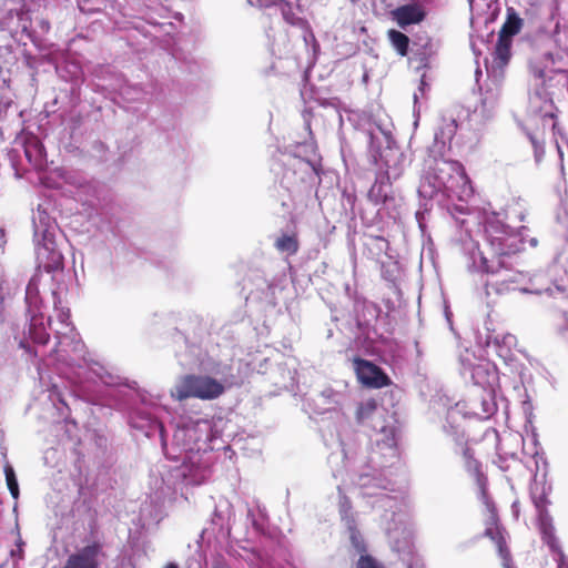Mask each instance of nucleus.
<instances>
[{"label": "nucleus", "instance_id": "1", "mask_svg": "<svg viewBox=\"0 0 568 568\" xmlns=\"http://www.w3.org/2000/svg\"><path fill=\"white\" fill-rule=\"evenodd\" d=\"M150 428L159 430L165 456L182 460L180 465L169 467L163 476L162 480L168 489L175 490L180 484L200 485L207 479L212 463L211 443L214 439L213 426L209 419H181L174 429L170 447L161 423L150 419Z\"/></svg>", "mask_w": 568, "mask_h": 568}, {"label": "nucleus", "instance_id": "2", "mask_svg": "<svg viewBox=\"0 0 568 568\" xmlns=\"http://www.w3.org/2000/svg\"><path fill=\"white\" fill-rule=\"evenodd\" d=\"M347 120L364 133L376 166L375 181L368 191L369 201L386 210H395L402 205L403 199L394 190L393 182L403 175L410 160L394 141L390 123L372 122L358 112L347 113Z\"/></svg>", "mask_w": 568, "mask_h": 568}, {"label": "nucleus", "instance_id": "3", "mask_svg": "<svg viewBox=\"0 0 568 568\" xmlns=\"http://www.w3.org/2000/svg\"><path fill=\"white\" fill-rule=\"evenodd\" d=\"M342 453H333L328 457V464L331 465L333 476L335 478L341 477L342 484L337 486L339 500L338 508L342 521L348 525L349 520H355L354 514L352 513V504L344 494L343 487L351 484L356 485L361 489V494L364 498L375 497L376 499L372 503L373 508L383 509L385 520H396V517H402L397 514V509L400 505L398 496H390L386 491L394 490L393 483L390 479L385 477V468L381 466V469L369 467L365 465L364 458L358 457L351 447H346L344 440L339 439ZM402 520L399 519V523Z\"/></svg>", "mask_w": 568, "mask_h": 568}, {"label": "nucleus", "instance_id": "4", "mask_svg": "<svg viewBox=\"0 0 568 568\" xmlns=\"http://www.w3.org/2000/svg\"><path fill=\"white\" fill-rule=\"evenodd\" d=\"M463 252L469 271L480 272L488 275L485 283L487 295H490L491 292H495L496 294H504L508 291L515 290L536 294L542 293L541 288L530 290L521 287L520 285L525 282L526 275L520 271L514 270L506 258L488 260L479 250L478 243L473 239L464 241ZM544 292L554 298H564L568 296L567 287L561 285L549 286L545 288Z\"/></svg>", "mask_w": 568, "mask_h": 568}, {"label": "nucleus", "instance_id": "5", "mask_svg": "<svg viewBox=\"0 0 568 568\" xmlns=\"http://www.w3.org/2000/svg\"><path fill=\"white\" fill-rule=\"evenodd\" d=\"M52 297L57 316L55 327L52 326L50 316L47 317V324L54 331L58 339V344L54 349L57 359L69 366L85 368L92 379L95 378L104 385H116L119 383V376L113 374L101 362L87 354L84 344L81 342L78 334L74 332V327L69 322V310L59 306L60 301L57 300L55 291H52Z\"/></svg>", "mask_w": 568, "mask_h": 568}, {"label": "nucleus", "instance_id": "6", "mask_svg": "<svg viewBox=\"0 0 568 568\" xmlns=\"http://www.w3.org/2000/svg\"><path fill=\"white\" fill-rule=\"evenodd\" d=\"M445 154L428 152L424 161L418 194L424 199L443 196L466 202L474 193L463 165Z\"/></svg>", "mask_w": 568, "mask_h": 568}, {"label": "nucleus", "instance_id": "7", "mask_svg": "<svg viewBox=\"0 0 568 568\" xmlns=\"http://www.w3.org/2000/svg\"><path fill=\"white\" fill-rule=\"evenodd\" d=\"M43 277L44 276L40 271L36 272L26 287L27 313L30 317L28 334L23 331L22 336H14L19 347L24 349L30 356H38V352L32 351V343L37 345H45L49 339L44 316L45 307L40 294V286L43 282Z\"/></svg>", "mask_w": 568, "mask_h": 568}, {"label": "nucleus", "instance_id": "8", "mask_svg": "<svg viewBox=\"0 0 568 568\" xmlns=\"http://www.w3.org/2000/svg\"><path fill=\"white\" fill-rule=\"evenodd\" d=\"M33 241L38 268L45 273L59 272L63 267V255L57 247L58 225L48 212L39 205L33 213Z\"/></svg>", "mask_w": 568, "mask_h": 568}, {"label": "nucleus", "instance_id": "9", "mask_svg": "<svg viewBox=\"0 0 568 568\" xmlns=\"http://www.w3.org/2000/svg\"><path fill=\"white\" fill-rule=\"evenodd\" d=\"M486 241L494 253L495 260L510 258L525 247V233L528 230L521 226L514 230L504 224L496 216L488 217L484 226Z\"/></svg>", "mask_w": 568, "mask_h": 568}, {"label": "nucleus", "instance_id": "10", "mask_svg": "<svg viewBox=\"0 0 568 568\" xmlns=\"http://www.w3.org/2000/svg\"><path fill=\"white\" fill-rule=\"evenodd\" d=\"M222 394L223 388L216 378L194 374L183 376L171 390V396L180 402L191 397L211 400L220 397Z\"/></svg>", "mask_w": 568, "mask_h": 568}, {"label": "nucleus", "instance_id": "11", "mask_svg": "<svg viewBox=\"0 0 568 568\" xmlns=\"http://www.w3.org/2000/svg\"><path fill=\"white\" fill-rule=\"evenodd\" d=\"M459 372L465 381H470L478 389H495L498 376L496 367L488 361L476 357L469 351L459 355Z\"/></svg>", "mask_w": 568, "mask_h": 568}, {"label": "nucleus", "instance_id": "12", "mask_svg": "<svg viewBox=\"0 0 568 568\" xmlns=\"http://www.w3.org/2000/svg\"><path fill=\"white\" fill-rule=\"evenodd\" d=\"M384 409L373 399L361 403L357 407L356 418L361 424H367L383 435V446L392 456L396 455L394 429L383 423Z\"/></svg>", "mask_w": 568, "mask_h": 568}, {"label": "nucleus", "instance_id": "13", "mask_svg": "<svg viewBox=\"0 0 568 568\" xmlns=\"http://www.w3.org/2000/svg\"><path fill=\"white\" fill-rule=\"evenodd\" d=\"M247 3L252 7H257L261 9L267 8H276L281 12L284 21L293 27H297L303 31V39L306 44L308 42H313L314 47H316L315 36L313 34L310 24L306 20L301 17H297L294 11L292 4L286 0H247Z\"/></svg>", "mask_w": 568, "mask_h": 568}, {"label": "nucleus", "instance_id": "14", "mask_svg": "<svg viewBox=\"0 0 568 568\" xmlns=\"http://www.w3.org/2000/svg\"><path fill=\"white\" fill-rule=\"evenodd\" d=\"M243 364L240 361L231 359L230 362H213L205 366V371L210 373L222 386L223 393L234 386H241L244 382L242 373Z\"/></svg>", "mask_w": 568, "mask_h": 568}, {"label": "nucleus", "instance_id": "15", "mask_svg": "<svg viewBox=\"0 0 568 568\" xmlns=\"http://www.w3.org/2000/svg\"><path fill=\"white\" fill-rule=\"evenodd\" d=\"M458 129V120L453 111H445L440 114L435 136L434 144L429 148L430 152H438L445 154L450 149V142L455 136Z\"/></svg>", "mask_w": 568, "mask_h": 568}, {"label": "nucleus", "instance_id": "16", "mask_svg": "<svg viewBox=\"0 0 568 568\" xmlns=\"http://www.w3.org/2000/svg\"><path fill=\"white\" fill-rule=\"evenodd\" d=\"M38 179L43 186L54 190H64L67 185L74 187L82 185V179L78 174L61 168L43 169L38 172Z\"/></svg>", "mask_w": 568, "mask_h": 568}, {"label": "nucleus", "instance_id": "17", "mask_svg": "<svg viewBox=\"0 0 568 568\" xmlns=\"http://www.w3.org/2000/svg\"><path fill=\"white\" fill-rule=\"evenodd\" d=\"M102 557V546L92 542L71 554L61 568H99Z\"/></svg>", "mask_w": 568, "mask_h": 568}, {"label": "nucleus", "instance_id": "18", "mask_svg": "<svg viewBox=\"0 0 568 568\" xmlns=\"http://www.w3.org/2000/svg\"><path fill=\"white\" fill-rule=\"evenodd\" d=\"M353 367L358 381L368 387L379 388L388 385V376L375 364L361 358H355Z\"/></svg>", "mask_w": 568, "mask_h": 568}, {"label": "nucleus", "instance_id": "19", "mask_svg": "<svg viewBox=\"0 0 568 568\" xmlns=\"http://www.w3.org/2000/svg\"><path fill=\"white\" fill-rule=\"evenodd\" d=\"M495 389H476L470 398L471 414L480 419H487L497 410Z\"/></svg>", "mask_w": 568, "mask_h": 568}, {"label": "nucleus", "instance_id": "20", "mask_svg": "<svg viewBox=\"0 0 568 568\" xmlns=\"http://www.w3.org/2000/svg\"><path fill=\"white\" fill-rule=\"evenodd\" d=\"M455 453L462 456L466 471L473 477H475L481 495L485 496L486 478L480 471V464L475 458L474 450L470 447H468L467 444L463 442H457Z\"/></svg>", "mask_w": 568, "mask_h": 568}, {"label": "nucleus", "instance_id": "21", "mask_svg": "<svg viewBox=\"0 0 568 568\" xmlns=\"http://www.w3.org/2000/svg\"><path fill=\"white\" fill-rule=\"evenodd\" d=\"M517 338L510 333H497L487 336L486 346L494 351L503 359H509L511 349L516 346Z\"/></svg>", "mask_w": 568, "mask_h": 568}, {"label": "nucleus", "instance_id": "22", "mask_svg": "<svg viewBox=\"0 0 568 568\" xmlns=\"http://www.w3.org/2000/svg\"><path fill=\"white\" fill-rule=\"evenodd\" d=\"M23 150L27 161L37 172L45 169V151L42 143L36 136L26 140Z\"/></svg>", "mask_w": 568, "mask_h": 568}, {"label": "nucleus", "instance_id": "23", "mask_svg": "<svg viewBox=\"0 0 568 568\" xmlns=\"http://www.w3.org/2000/svg\"><path fill=\"white\" fill-rule=\"evenodd\" d=\"M550 486H548L546 483V474H542L541 476L535 474L529 490L530 498L535 505L537 514L541 513L542 510H547V504L549 503L547 497L550 493Z\"/></svg>", "mask_w": 568, "mask_h": 568}, {"label": "nucleus", "instance_id": "24", "mask_svg": "<svg viewBox=\"0 0 568 568\" xmlns=\"http://www.w3.org/2000/svg\"><path fill=\"white\" fill-rule=\"evenodd\" d=\"M424 9H418L409 3H405L393 11V17L400 28L409 24L419 23L426 17Z\"/></svg>", "mask_w": 568, "mask_h": 568}, {"label": "nucleus", "instance_id": "25", "mask_svg": "<svg viewBox=\"0 0 568 568\" xmlns=\"http://www.w3.org/2000/svg\"><path fill=\"white\" fill-rule=\"evenodd\" d=\"M538 515V525L541 532V537L544 542L549 547L550 551L554 554L558 550H561L559 542L555 536V527L552 525V518L549 515L548 510H542Z\"/></svg>", "mask_w": 568, "mask_h": 568}, {"label": "nucleus", "instance_id": "26", "mask_svg": "<svg viewBox=\"0 0 568 568\" xmlns=\"http://www.w3.org/2000/svg\"><path fill=\"white\" fill-rule=\"evenodd\" d=\"M344 402L345 395L332 388L322 390L315 400L318 413L336 409L338 406H342Z\"/></svg>", "mask_w": 568, "mask_h": 568}, {"label": "nucleus", "instance_id": "27", "mask_svg": "<svg viewBox=\"0 0 568 568\" xmlns=\"http://www.w3.org/2000/svg\"><path fill=\"white\" fill-rule=\"evenodd\" d=\"M484 536L487 538H490L496 544V546L498 548L499 556L503 559L504 568H513L510 565V562H511L510 554L505 545V538H504L501 528H496V532H495L491 527H488L487 529H485Z\"/></svg>", "mask_w": 568, "mask_h": 568}, {"label": "nucleus", "instance_id": "28", "mask_svg": "<svg viewBox=\"0 0 568 568\" xmlns=\"http://www.w3.org/2000/svg\"><path fill=\"white\" fill-rule=\"evenodd\" d=\"M523 27V19L515 12L513 8L507 10V19L501 27L499 37L510 39L517 34Z\"/></svg>", "mask_w": 568, "mask_h": 568}, {"label": "nucleus", "instance_id": "29", "mask_svg": "<svg viewBox=\"0 0 568 568\" xmlns=\"http://www.w3.org/2000/svg\"><path fill=\"white\" fill-rule=\"evenodd\" d=\"M510 49L511 40L498 37V42L494 52L493 69L495 65L498 68H504L508 63L510 59Z\"/></svg>", "mask_w": 568, "mask_h": 568}, {"label": "nucleus", "instance_id": "30", "mask_svg": "<svg viewBox=\"0 0 568 568\" xmlns=\"http://www.w3.org/2000/svg\"><path fill=\"white\" fill-rule=\"evenodd\" d=\"M498 94L495 91H486L480 101V105L476 108L475 114H479L483 119L487 120L493 115L497 103Z\"/></svg>", "mask_w": 568, "mask_h": 568}, {"label": "nucleus", "instance_id": "31", "mask_svg": "<svg viewBox=\"0 0 568 568\" xmlns=\"http://www.w3.org/2000/svg\"><path fill=\"white\" fill-rule=\"evenodd\" d=\"M13 104V92L4 79H0V121H2L8 113V110Z\"/></svg>", "mask_w": 568, "mask_h": 568}, {"label": "nucleus", "instance_id": "32", "mask_svg": "<svg viewBox=\"0 0 568 568\" xmlns=\"http://www.w3.org/2000/svg\"><path fill=\"white\" fill-rule=\"evenodd\" d=\"M274 246L281 253L293 255L298 250V242L296 236L293 234H282L280 237L276 239Z\"/></svg>", "mask_w": 568, "mask_h": 568}, {"label": "nucleus", "instance_id": "33", "mask_svg": "<svg viewBox=\"0 0 568 568\" xmlns=\"http://www.w3.org/2000/svg\"><path fill=\"white\" fill-rule=\"evenodd\" d=\"M349 532V540L355 550L359 554H367L365 540L357 529L356 520H349L348 525H345Z\"/></svg>", "mask_w": 568, "mask_h": 568}, {"label": "nucleus", "instance_id": "34", "mask_svg": "<svg viewBox=\"0 0 568 568\" xmlns=\"http://www.w3.org/2000/svg\"><path fill=\"white\" fill-rule=\"evenodd\" d=\"M388 38H389L393 47L396 49V51L400 55H406L407 49H408V42H409L408 37L400 31L390 30L388 32Z\"/></svg>", "mask_w": 568, "mask_h": 568}, {"label": "nucleus", "instance_id": "35", "mask_svg": "<svg viewBox=\"0 0 568 568\" xmlns=\"http://www.w3.org/2000/svg\"><path fill=\"white\" fill-rule=\"evenodd\" d=\"M4 475H6V481L8 489L12 496L13 499H18L19 497V485L16 477V473L13 468L10 465L4 466Z\"/></svg>", "mask_w": 568, "mask_h": 568}, {"label": "nucleus", "instance_id": "36", "mask_svg": "<svg viewBox=\"0 0 568 568\" xmlns=\"http://www.w3.org/2000/svg\"><path fill=\"white\" fill-rule=\"evenodd\" d=\"M481 498H483L484 503L486 504L487 509L489 511V515L486 519V529L488 527H491L494 529V531L496 532V528H500V527L498 526V516L495 510V507H494L493 503L488 499L486 493H485V496L481 495Z\"/></svg>", "mask_w": 568, "mask_h": 568}, {"label": "nucleus", "instance_id": "37", "mask_svg": "<svg viewBox=\"0 0 568 568\" xmlns=\"http://www.w3.org/2000/svg\"><path fill=\"white\" fill-rule=\"evenodd\" d=\"M528 138L531 142V145L534 148V154H535V160L537 163H539L544 156V139H541L539 136V134L537 132H534V133H528Z\"/></svg>", "mask_w": 568, "mask_h": 568}, {"label": "nucleus", "instance_id": "38", "mask_svg": "<svg viewBox=\"0 0 568 568\" xmlns=\"http://www.w3.org/2000/svg\"><path fill=\"white\" fill-rule=\"evenodd\" d=\"M356 568H385L382 562L375 559L373 556L368 554H363L359 556Z\"/></svg>", "mask_w": 568, "mask_h": 568}, {"label": "nucleus", "instance_id": "39", "mask_svg": "<svg viewBox=\"0 0 568 568\" xmlns=\"http://www.w3.org/2000/svg\"><path fill=\"white\" fill-rule=\"evenodd\" d=\"M16 14L19 20V28L21 29L22 32H27L31 26L29 11L21 8L16 11Z\"/></svg>", "mask_w": 568, "mask_h": 568}, {"label": "nucleus", "instance_id": "40", "mask_svg": "<svg viewBox=\"0 0 568 568\" xmlns=\"http://www.w3.org/2000/svg\"><path fill=\"white\" fill-rule=\"evenodd\" d=\"M7 288H6V280L3 274L0 272V323L4 320V297H6Z\"/></svg>", "mask_w": 568, "mask_h": 568}, {"label": "nucleus", "instance_id": "41", "mask_svg": "<svg viewBox=\"0 0 568 568\" xmlns=\"http://www.w3.org/2000/svg\"><path fill=\"white\" fill-rule=\"evenodd\" d=\"M554 559L557 562V568H568V558L565 556L562 550L554 552Z\"/></svg>", "mask_w": 568, "mask_h": 568}, {"label": "nucleus", "instance_id": "42", "mask_svg": "<svg viewBox=\"0 0 568 568\" xmlns=\"http://www.w3.org/2000/svg\"><path fill=\"white\" fill-rule=\"evenodd\" d=\"M433 0H407V3L418 8L424 9L425 12L428 11V9L432 6Z\"/></svg>", "mask_w": 568, "mask_h": 568}, {"label": "nucleus", "instance_id": "43", "mask_svg": "<svg viewBox=\"0 0 568 568\" xmlns=\"http://www.w3.org/2000/svg\"><path fill=\"white\" fill-rule=\"evenodd\" d=\"M23 542L21 540H19L18 545H17V548L16 549H12L10 555L12 558H17L18 560H21L23 558Z\"/></svg>", "mask_w": 568, "mask_h": 568}, {"label": "nucleus", "instance_id": "44", "mask_svg": "<svg viewBox=\"0 0 568 568\" xmlns=\"http://www.w3.org/2000/svg\"><path fill=\"white\" fill-rule=\"evenodd\" d=\"M426 85H427V84H426L425 80H424V79H422V80H420V84H419V87H418V92H415V93H414V100H415V103L417 102V100H418V98H419V94H420V95H424V93H425V89H426Z\"/></svg>", "mask_w": 568, "mask_h": 568}, {"label": "nucleus", "instance_id": "45", "mask_svg": "<svg viewBox=\"0 0 568 568\" xmlns=\"http://www.w3.org/2000/svg\"><path fill=\"white\" fill-rule=\"evenodd\" d=\"M562 313H564V317H565V324L560 328V334L562 336H568V311L564 310Z\"/></svg>", "mask_w": 568, "mask_h": 568}, {"label": "nucleus", "instance_id": "46", "mask_svg": "<svg viewBox=\"0 0 568 568\" xmlns=\"http://www.w3.org/2000/svg\"><path fill=\"white\" fill-rule=\"evenodd\" d=\"M386 531L389 536V538L395 541L397 544V540H396V530L398 529L397 527H392L390 525H387L386 526Z\"/></svg>", "mask_w": 568, "mask_h": 568}, {"label": "nucleus", "instance_id": "47", "mask_svg": "<svg viewBox=\"0 0 568 568\" xmlns=\"http://www.w3.org/2000/svg\"><path fill=\"white\" fill-rule=\"evenodd\" d=\"M130 90H131V87L125 85V87H123V88H121V89H120V93H121L122 95H129V94H130ZM132 90H133L136 94H139V93L141 92V90H140V89H138V88H132Z\"/></svg>", "mask_w": 568, "mask_h": 568}, {"label": "nucleus", "instance_id": "48", "mask_svg": "<svg viewBox=\"0 0 568 568\" xmlns=\"http://www.w3.org/2000/svg\"><path fill=\"white\" fill-rule=\"evenodd\" d=\"M295 162L297 163L300 170L306 171L307 169L311 168V163L307 161L295 159Z\"/></svg>", "mask_w": 568, "mask_h": 568}, {"label": "nucleus", "instance_id": "49", "mask_svg": "<svg viewBox=\"0 0 568 568\" xmlns=\"http://www.w3.org/2000/svg\"><path fill=\"white\" fill-rule=\"evenodd\" d=\"M39 27L41 29L42 32H48L50 30V23L49 21L44 20V19H41L39 21Z\"/></svg>", "mask_w": 568, "mask_h": 568}, {"label": "nucleus", "instance_id": "50", "mask_svg": "<svg viewBox=\"0 0 568 568\" xmlns=\"http://www.w3.org/2000/svg\"><path fill=\"white\" fill-rule=\"evenodd\" d=\"M6 244V231L2 226H0V248H2Z\"/></svg>", "mask_w": 568, "mask_h": 568}, {"label": "nucleus", "instance_id": "51", "mask_svg": "<svg viewBox=\"0 0 568 568\" xmlns=\"http://www.w3.org/2000/svg\"><path fill=\"white\" fill-rule=\"evenodd\" d=\"M529 244H530V246L535 247L537 245V239L536 237H531L529 240Z\"/></svg>", "mask_w": 568, "mask_h": 568}, {"label": "nucleus", "instance_id": "52", "mask_svg": "<svg viewBox=\"0 0 568 568\" xmlns=\"http://www.w3.org/2000/svg\"><path fill=\"white\" fill-rule=\"evenodd\" d=\"M287 379H288L290 382H293V381H294V375L292 374V372H291V371H288V372H287Z\"/></svg>", "mask_w": 568, "mask_h": 568}, {"label": "nucleus", "instance_id": "53", "mask_svg": "<svg viewBox=\"0 0 568 568\" xmlns=\"http://www.w3.org/2000/svg\"><path fill=\"white\" fill-rule=\"evenodd\" d=\"M164 568H179V566L174 562H170Z\"/></svg>", "mask_w": 568, "mask_h": 568}, {"label": "nucleus", "instance_id": "54", "mask_svg": "<svg viewBox=\"0 0 568 568\" xmlns=\"http://www.w3.org/2000/svg\"><path fill=\"white\" fill-rule=\"evenodd\" d=\"M403 535H404L405 542H407L409 534L406 531V529L403 530Z\"/></svg>", "mask_w": 568, "mask_h": 568}, {"label": "nucleus", "instance_id": "55", "mask_svg": "<svg viewBox=\"0 0 568 568\" xmlns=\"http://www.w3.org/2000/svg\"><path fill=\"white\" fill-rule=\"evenodd\" d=\"M247 517H252V519H254V516L251 510L247 511Z\"/></svg>", "mask_w": 568, "mask_h": 568}, {"label": "nucleus", "instance_id": "56", "mask_svg": "<svg viewBox=\"0 0 568 568\" xmlns=\"http://www.w3.org/2000/svg\"><path fill=\"white\" fill-rule=\"evenodd\" d=\"M339 121H341V124L343 125V124H344V118H343V115H339Z\"/></svg>", "mask_w": 568, "mask_h": 568}, {"label": "nucleus", "instance_id": "57", "mask_svg": "<svg viewBox=\"0 0 568 568\" xmlns=\"http://www.w3.org/2000/svg\"><path fill=\"white\" fill-rule=\"evenodd\" d=\"M252 523L255 526V529H258V526H256L255 519H252Z\"/></svg>", "mask_w": 568, "mask_h": 568}, {"label": "nucleus", "instance_id": "58", "mask_svg": "<svg viewBox=\"0 0 568 568\" xmlns=\"http://www.w3.org/2000/svg\"><path fill=\"white\" fill-rule=\"evenodd\" d=\"M282 385L285 386V387L287 386L286 378H284Z\"/></svg>", "mask_w": 568, "mask_h": 568}, {"label": "nucleus", "instance_id": "59", "mask_svg": "<svg viewBox=\"0 0 568 568\" xmlns=\"http://www.w3.org/2000/svg\"><path fill=\"white\" fill-rule=\"evenodd\" d=\"M395 548L396 550H400L402 547L399 545H396Z\"/></svg>", "mask_w": 568, "mask_h": 568}, {"label": "nucleus", "instance_id": "60", "mask_svg": "<svg viewBox=\"0 0 568 568\" xmlns=\"http://www.w3.org/2000/svg\"><path fill=\"white\" fill-rule=\"evenodd\" d=\"M215 568H230V567H226V566H217Z\"/></svg>", "mask_w": 568, "mask_h": 568}, {"label": "nucleus", "instance_id": "61", "mask_svg": "<svg viewBox=\"0 0 568 568\" xmlns=\"http://www.w3.org/2000/svg\"><path fill=\"white\" fill-rule=\"evenodd\" d=\"M353 3L359 2L361 0H351Z\"/></svg>", "mask_w": 568, "mask_h": 568}]
</instances>
